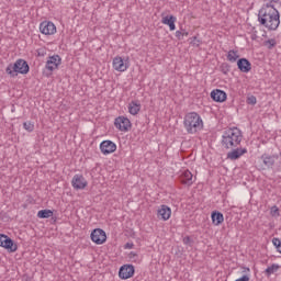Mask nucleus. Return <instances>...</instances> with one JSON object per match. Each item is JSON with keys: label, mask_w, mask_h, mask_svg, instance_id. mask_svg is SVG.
Instances as JSON below:
<instances>
[{"label": "nucleus", "mask_w": 281, "mask_h": 281, "mask_svg": "<svg viewBox=\"0 0 281 281\" xmlns=\"http://www.w3.org/2000/svg\"><path fill=\"white\" fill-rule=\"evenodd\" d=\"M247 148H233L232 151L227 153V159L231 161H236V159H240L243 155H246Z\"/></svg>", "instance_id": "13"}, {"label": "nucleus", "mask_w": 281, "mask_h": 281, "mask_svg": "<svg viewBox=\"0 0 281 281\" xmlns=\"http://www.w3.org/2000/svg\"><path fill=\"white\" fill-rule=\"evenodd\" d=\"M278 159V156L276 155H269V154H263L261 156L262 164L266 166V168H273L276 166V160Z\"/></svg>", "instance_id": "19"}, {"label": "nucleus", "mask_w": 281, "mask_h": 281, "mask_svg": "<svg viewBox=\"0 0 281 281\" xmlns=\"http://www.w3.org/2000/svg\"><path fill=\"white\" fill-rule=\"evenodd\" d=\"M5 74H8L10 78H16L19 74H30V65L24 59H18L14 64L8 65L5 68Z\"/></svg>", "instance_id": "4"}, {"label": "nucleus", "mask_w": 281, "mask_h": 281, "mask_svg": "<svg viewBox=\"0 0 281 281\" xmlns=\"http://www.w3.org/2000/svg\"><path fill=\"white\" fill-rule=\"evenodd\" d=\"M278 269H280V266L277 263L271 265L270 267H268L265 271L266 276H272V273H276V271H278Z\"/></svg>", "instance_id": "26"}, {"label": "nucleus", "mask_w": 281, "mask_h": 281, "mask_svg": "<svg viewBox=\"0 0 281 281\" xmlns=\"http://www.w3.org/2000/svg\"><path fill=\"white\" fill-rule=\"evenodd\" d=\"M258 21L267 30L276 31L280 27V12L278 9H260Z\"/></svg>", "instance_id": "1"}, {"label": "nucleus", "mask_w": 281, "mask_h": 281, "mask_svg": "<svg viewBox=\"0 0 281 281\" xmlns=\"http://www.w3.org/2000/svg\"><path fill=\"white\" fill-rule=\"evenodd\" d=\"M211 98L214 102H225L227 100V93L221 89H215L211 92Z\"/></svg>", "instance_id": "17"}, {"label": "nucleus", "mask_w": 281, "mask_h": 281, "mask_svg": "<svg viewBox=\"0 0 281 281\" xmlns=\"http://www.w3.org/2000/svg\"><path fill=\"white\" fill-rule=\"evenodd\" d=\"M194 176H192V172H190V170H184L181 175H180V181L181 183H184V186H192V183H194L193 179Z\"/></svg>", "instance_id": "20"}, {"label": "nucleus", "mask_w": 281, "mask_h": 281, "mask_svg": "<svg viewBox=\"0 0 281 281\" xmlns=\"http://www.w3.org/2000/svg\"><path fill=\"white\" fill-rule=\"evenodd\" d=\"M115 128H119V131H122L123 133H127V131H131V127L133 124L131 123V120L126 116H117L114 121Z\"/></svg>", "instance_id": "6"}, {"label": "nucleus", "mask_w": 281, "mask_h": 281, "mask_svg": "<svg viewBox=\"0 0 281 281\" xmlns=\"http://www.w3.org/2000/svg\"><path fill=\"white\" fill-rule=\"evenodd\" d=\"M71 186L75 190H85V188L88 186V182L83 175H75L71 180Z\"/></svg>", "instance_id": "11"}, {"label": "nucleus", "mask_w": 281, "mask_h": 281, "mask_svg": "<svg viewBox=\"0 0 281 281\" xmlns=\"http://www.w3.org/2000/svg\"><path fill=\"white\" fill-rule=\"evenodd\" d=\"M135 276V267L133 265H124L119 270V277L121 280H128Z\"/></svg>", "instance_id": "9"}, {"label": "nucleus", "mask_w": 281, "mask_h": 281, "mask_svg": "<svg viewBox=\"0 0 281 281\" xmlns=\"http://www.w3.org/2000/svg\"><path fill=\"white\" fill-rule=\"evenodd\" d=\"M133 247H135V245L133 243L125 244V249H133Z\"/></svg>", "instance_id": "37"}, {"label": "nucleus", "mask_w": 281, "mask_h": 281, "mask_svg": "<svg viewBox=\"0 0 281 281\" xmlns=\"http://www.w3.org/2000/svg\"><path fill=\"white\" fill-rule=\"evenodd\" d=\"M272 244H273L274 247L278 249V248L280 247V245H281L280 238L274 237V238L272 239Z\"/></svg>", "instance_id": "33"}, {"label": "nucleus", "mask_w": 281, "mask_h": 281, "mask_svg": "<svg viewBox=\"0 0 281 281\" xmlns=\"http://www.w3.org/2000/svg\"><path fill=\"white\" fill-rule=\"evenodd\" d=\"M251 40H252V41H256V35H251Z\"/></svg>", "instance_id": "41"}, {"label": "nucleus", "mask_w": 281, "mask_h": 281, "mask_svg": "<svg viewBox=\"0 0 281 281\" xmlns=\"http://www.w3.org/2000/svg\"><path fill=\"white\" fill-rule=\"evenodd\" d=\"M61 63L63 58H60L58 55L49 56L45 65L46 71H49L46 74V76H52V72L56 71V69L60 67Z\"/></svg>", "instance_id": "5"}, {"label": "nucleus", "mask_w": 281, "mask_h": 281, "mask_svg": "<svg viewBox=\"0 0 281 281\" xmlns=\"http://www.w3.org/2000/svg\"><path fill=\"white\" fill-rule=\"evenodd\" d=\"M131 258H133V256H137L135 252H131Z\"/></svg>", "instance_id": "40"}, {"label": "nucleus", "mask_w": 281, "mask_h": 281, "mask_svg": "<svg viewBox=\"0 0 281 281\" xmlns=\"http://www.w3.org/2000/svg\"><path fill=\"white\" fill-rule=\"evenodd\" d=\"M184 128L189 135H194L203 130V119L196 112H190L184 116Z\"/></svg>", "instance_id": "3"}, {"label": "nucleus", "mask_w": 281, "mask_h": 281, "mask_svg": "<svg viewBox=\"0 0 281 281\" xmlns=\"http://www.w3.org/2000/svg\"><path fill=\"white\" fill-rule=\"evenodd\" d=\"M176 38H178V41H183V35L181 34V31L176 32Z\"/></svg>", "instance_id": "34"}, {"label": "nucleus", "mask_w": 281, "mask_h": 281, "mask_svg": "<svg viewBox=\"0 0 281 281\" xmlns=\"http://www.w3.org/2000/svg\"><path fill=\"white\" fill-rule=\"evenodd\" d=\"M172 215V210L168 205H161L158 210V218L161 221H168L170 216Z\"/></svg>", "instance_id": "16"}, {"label": "nucleus", "mask_w": 281, "mask_h": 281, "mask_svg": "<svg viewBox=\"0 0 281 281\" xmlns=\"http://www.w3.org/2000/svg\"><path fill=\"white\" fill-rule=\"evenodd\" d=\"M180 32H181V34H182V37L190 35V33H189L188 31H186V29H183V27L180 29Z\"/></svg>", "instance_id": "36"}, {"label": "nucleus", "mask_w": 281, "mask_h": 281, "mask_svg": "<svg viewBox=\"0 0 281 281\" xmlns=\"http://www.w3.org/2000/svg\"><path fill=\"white\" fill-rule=\"evenodd\" d=\"M237 67L241 74H249L251 71V61L247 58H240L237 60Z\"/></svg>", "instance_id": "14"}, {"label": "nucleus", "mask_w": 281, "mask_h": 281, "mask_svg": "<svg viewBox=\"0 0 281 281\" xmlns=\"http://www.w3.org/2000/svg\"><path fill=\"white\" fill-rule=\"evenodd\" d=\"M191 45L199 47L201 45V41L196 38V36L191 37Z\"/></svg>", "instance_id": "32"}, {"label": "nucleus", "mask_w": 281, "mask_h": 281, "mask_svg": "<svg viewBox=\"0 0 281 281\" xmlns=\"http://www.w3.org/2000/svg\"><path fill=\"white\" fill-rule=\"evenodd\" d=\"M212 223L213 225H222L223 221H225V216H223V213L218 211H213L211 214Z\"/></svg>", "instance_id": "22"}, {"label": "nucleus", "mask_w": 281, "mask_h": 281, "mask_svg": "<svg viewBox=\"0 0 281 281\" xmlns=\"http://www.w3.org/2000/svg\"><path fill=\"white\" fill-rule=\"evenodd\" d=\"M40 32L45 36H52L56 34V25L54 22L44 21L40 24Z\"/></svg>", "instance_id": "10"}, {"label": "nucleus", "mask_w": 281, "mask_h": 281, "mask_svg": "<svg viewBox=\"0 0 281 281\" xmlns=\"http://www.w3.org/2000/svg\"><path fill=\"white\" fill-rule=\"evenodd\" d=\"M243 269H244V271H243V273H249L251 270L249 269V268H247V267H243Z\"/></svg>", "instance_id": "38"}, {"label": "nucleus", "mask_w": 281, "mask_h": 281, "mask_svg": "<svg viewBox=\"0 0 281 281\" xmlns=\"http://www.w3.org/2000/svg\"><path fill=\"white\" fill-rule=\"evenodd\" d=\"M0 247H3L8 251L14 252L18 249L16 244H14V240L10 238L5 234H0Z\"/></svg>", "instance_id": "7"}, {"label": "nucleus", "mask_w": 281, "mask_h": 281, "mask_svg": "<svg viewBox=\"0 0 281 281\" xmlns=\"http://www.w3.org/2000/svg\"><path fill=\"white\" fill-rule=\"evenodd\" d=\"M54 216V211L52 210H41L37 212L38 218H52Z\"/></svg>", "instance_id": "24"}, {"label": "nucleus", "mask_w": 281, "mask_h": 281, "mask_svg": "<svg viewBox=\"0 0 281 281\" xmlns=\"http://www.w3.org/2000/svg\"><path fill=\"white\" fill-rule=\"evenodd\" d=\"M183 243H184V245H191L192 239L190 238V236H187L183 238Z\"/></svg>", "instance_id": "35"}, {"label": "nucleus", "mask_w": 281, "mask_h": 281, "mask_svg": "<svg viewBox=\"0 0 281 281\" xmlns=\"http://www.w3.org/2000/svg\"><path fill=\"white\" fill-rule=\"evenodd\" d=\"M128 113H131V115H137V113H139V111H142V103H139V101H132L128 103Z\"/></svg>", "instance_id": "21"}, {"label": "nucleus", "mask_w": 281, "mask_h": 281, "mask_svg": "<svg viewBox=\"0 0 281 281\" xmlns=\"http://www.w3.org/2000/svg\"><path fill=\"white\" fill-rule=\"evenodd\" d=\"M238 58H240V55H238L237 50H229L227 54V60H229V63H236L238 60Z\"/></svg>", "instance_id": "25"}, {"label": "nucleus", "mask_w": 281, "mask_h": 281, "mask_svg": "<svg viewBox=\"0 0 281 281\" xmlns=\"http://www.w3.org/2000/svg\"><path fill=\"white\" fill-rule=\"evenodd\" d=\"M113 68L115 71H126L128 69V64L124 63L122 57H115L113 59Z\"/></svg>", "instance_id": "18"}, {"label": "nucleus", "mask_w": 281, "mask_h": 281, "mask_svg": "<svg viewBox=\"0 0 281 281\" xmlns=\"http://www.w3.org/2000/svg\"><path fill=\"white\" fill-rule=\"evenodd\" d=\"M247 104H251L252 106L258 102L255 95H250L246 100Z\"/></svg>", "instance_id": "31"}, {"label": "nucleus", "mask_w": 281, "mask_h": 281, "mask_svg": "<svg viewBox=\"0 0 281 281\" xmlns=\"http://www.w3.org/2000/svg\"><path fill=\"white\" fill-rule=\"evenodd\" d=\"M270 214L271 216H280V209H278V206H272L270 210Z\"/></svg>", "instance_id": "30"}, {"label": "nucleus", "mask_w": 281, "mask_h": 281, "mask_svg": "<svg viewBox=\"0 0 281 281\" xmlns=\"http://www.w3.org/2000/svg\"><path fill=\"white\" fill-rule=\"evenodd\" d=\"M90 236L95 245H104L106 243V233L102 228H95Z\"/></svg>", "instance_id": "8"}, {"label": "nucleus", "mask_w": 281, "mask_h": 281, "mask_svg": "<svg viewBox=\"0 0 281 281\" xmlns=\"http://www.w3.org/2000/svg\"><path fill=\"white\" fill-rule=\"evenodd\" d=\"M100 150L103 155H111V153H115V150H117V145L112 140H103L100 144Z\"/></svg>", "instance_id": "12"}, {"label": "nucleus", "mask_w": 281, "mask_h": 281, "mask_svg": "<svg viewBox=\"0 0 281 281\" xmlns=\"http://www.w3.org/2000/svg\"><path fill=\"white\" fill-rule=\"evenodd\" d=\"M265 45H266V47H268V49H273V47H276V45H277V42L273 38L267 40L265 42Z\"/></svg>", "instance_id": "29"}, {"label": "nucleus", "mask_w": 281, "mask_h": 281, "mask_svg": "<svg viewBox=\"0 0 281 281\" xmlns=\"http://www.w3.org/2000/svg\"><path fill=\"white\" fill-rule=\"evenodd\" d=\"M277 251H279V254H281V244H280L279 247L277 248Z\"/></svg>", "instance_id": "39"}, {"label": "nucleus", "mask_w": 281, "mask_h": 281, "mask_svg": "<svg viewBox=\"0 0 281 281\" xmlns=\"http://www.w3.org/2000/svg\"><path fill=\"white\" fill-rule=\"evenodd\" d=\"M161 23L164 25H168L170 32H175L177 30V25L175 24V23H177V16H175V15L162 16Z\"/></svg>", "instance_id": "15"}, {"label": "nucleus", "mask_w": 281, "mask_h": 281, "mask_svg": "<svg viewBox=\"0 0 281 281\" xmlns=\"http://www.w3.org/2000/svg\"><path fill=\"white\" fill-rule=\"evenodd\" d=\"M23 127L29 133H32L34 131V123H32V122H24L23 123Z\"/></svg>", "instance_id": "28"}, {"label": "nucleus", "mask_w": 281, "mask_h": 281, "mask_svg": "<svg viewBox=\"0 0 281 281\" xmlns=\"http://www.w3.org/2000/svg\"><path fill=\"white\" fill-rule=\"evenodd\" d=\"M278 3H280V0H266L261 10H276V5H278Z\"/></svg>", "instance_id": "23"}, {"label": "nucleus", "mask_w": 281, "mask_h": 281, "mask_svg": "<svg viewBox=\"0 0 281 281\" xmlns=\"http://www.w3.org/2000/svg\"><path fill=\"white\" fill-rule=\"evenodd\" d=\"M243 142V132L238 127L224 131L222 135V146L227 150L238 148Z\"/></svg>", "instance_id": "2"}, {"label": "nucleus", "mask_w": 281, "mask_h": 281, "mask_svg": "<svg viewBox=\"0 0 281 281\" xmlns=\"http://www.w3.org/2000/svg\"><path fill=\"white\" fill-rule=\"evenodd\" d=\"M220 69L222 71V74H224L225 76L228 75L229 71H232V66L227 63H223L221 66H220Z\"/></svg>", "instance_id": "27"}]
</instances>
